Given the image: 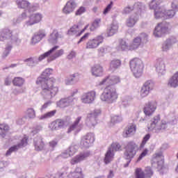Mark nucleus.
<instances>
[{
    "instance_id": "obj_31",
    "label": "nucleus",
    "mask_w": 178,
    "mask_h": 178,
    "mask_svg": "<svg viewBox=\"0 0 178 178\" xmlns=\"http://www.w3.org/2000/svg\"><path fill=\"white\" fill-rule=\"evenodd\" d=\"M140 45H141V38L137 37L134 39L132 44L129 45V50L134 51V49H137Z\"/></svg>"
},
{
    "instance_id": "obj_50",
    "label": "nucleus",
    "mask_w": 178,
    "mask_h": 178,
    "mask_svg": "<svg viewBox=\"0 0 178 178\" xmlns=\"http://www.w3.org/2000/svg\"><path fill=\"white\" fill-rule=\"evenodd\" d=\"M101 23V19H95L93 23L92 24V26L90 27V31H94L95 29H98L99 27V24Z\"/></svg>"
},
{
    "instance_id": "obj_22",
    "label": "nucleus",
    "mask_w": 178,
    "mask_h": 178,
    "mask_svg": "<svg viewBox=\"0 0 178 178\" xmlns=\"http://www.w3.org/2000/svg\"><path fill=\"white\" fill-rule=\"evenodd\" d=\"M91 73L95 77H101L104 74V67L99 64L95 65L91 68Z\"/></svg>"
},
{
    "instance_id": "obj_39",
    "label": "nucleus",
    "mask_w": 178,
    "mask_h": 178,
    "mask_svg": "<svg viewBox=\"0 0 178 178\" xmlns=\"http://www.w3.org/2000/svg\"><path fill=\"white\" fill-rule=\"evenodd\" d=\"M137 22H138V16L131 17L127 20V26L128 27H134Z\"/></svg>"
},
{
    "instance_id": "obj_14",
    "label": "nucleus",
    "mask_w": 178,
    "mask_h": 178,
    "mask_svg": "<svg viewBox=\"0 0 178 178\" xmlns=\"http://www.w3.org/2000/svg\"><path fill=\"white\" fill-rule=\"evenodd\" d=\"M168 33H169V28L163 23L159 24L154 31L155 37H162V35H165V34H168Z\"/></svg>"
},
{
    "instance_id": "obj_27",
    "label": "nucleus",
    "mask_w": 178,
    "mask_h": 178,
    "mask_svg": "<svg viewBox=\"0 0 178 178\" xmlns=\"http://www.w3.org/2000/svg\"><path fill=\"white\" fill-rule=\"evenodd\" d=\"M155 163H157L158 166H159V163L161 165L163 163V156L162 155V153H156L153 155L152 158V165H154Z\"/></svg>"
},
{
    "instance_id": "obj_45",
    "label": "nucleus",
    "mask_w": 178,
    "mask_h": 178,
    "mask_svg": "<svg viewBox=\"0 0 178 178\" xmlns=\"http://www.w3.org/2000/svg\"><path fill=\"white\" fill-rule=\"evenodd\" d=\"M168 129V122L162 120L161 124L156 129V131H161V130H166Z\"/></svg>"
},
{
    "instance_id": "obj_2",
    "label": "nucleus",
    "mask_w": 178,
    "mask_h": 178,
    "mask_svg": "<svg viewBox=\"0 0 178 178\" xmlns=\"http://www.w3.org/2000/svg\"><path fill=\"white\" fill-rule=\"evenodd\" d=\"M162 3V0H152L149 3L150 9L154 10V16L156 19H161V17H164L165 19H169L173 17L176 13L173 10H168L164 11L163 8L159 5Z\"/></svg>"
},
{
    "instance_id": "obj_6",
    "label": "nucleus",
    "mask_w": 178,
    "mask_h": 178,
    "mask_svg": "<svg viewBox=\"0 0 178 178\" xmlns=\"http://www.w3.org/2000/svg\"><path fill=\"white\" fill-rule=\"evenodd\" d=\"M101 115V111H95L92 113L88 114L86 122L89 127H95L98 124V116Z\"/></svg>"
},
{
    "instance_id": "obj_44",
    "label": "nucleus",
    "mask_w": 178,
    "mask_h": 178,
    "mask_svg": "<svg viewBox=\"0 0 178 178\" xmlns=\"http://www.w3.org/2000/svg\"><path fill=\"white\" fill-rule=\"evenodd\" d=\"M136 178H145V172L143 171V169L138 168L135 170Z\"/></svg>"
},
{
    "instance_id": "obj_21",
    "label": "nucleus",
    "mask_w": 178,
    "mask_h": 178,
    "mask_svg": "<svg viewBox=\"0 0 178 178\" xmlns=\"http://www.w3.org/2000/svg\"><path fill=\"white\" fill-rule=\"evenodd\" d=\"M65 126V120L62 119H57L50 123L49 127L51 130H59V129H62Z\"/></svg>"
},
{
    "instance_id": "obj_46",
    "label": "nucleus",
    "mask_w": 178,
    "mask_h": 178,
    "mask_svg": "<svg viewBox=\"0 0 178 178\" xmlns=\"http://www.w3.org/2000/svg\"><path fill=\"white\" fill-rule=\"evenodd\" d=\"M60 37L59 32L56 29H54L52 33L50 35V41H56L58 38Z\"/></svg>"
},
{
    "instance_id": "obj_13",
    "label": "nucleus",
    "mask_w": 178,
    "mask_h": 178,
    "mask_svg": "<svg viewBox=\"0 0 178 178\" xmlns=\"http://www.w3.org/2000/svg\"><path fill=\"white\" fill-rule=\"evenodd\" d=\"M156 106H158L156 101L149 102L146 104L143 109L145 115H146V116H151V115L156 111Z\"/></svg>"
},
{
    "instance_id": "obj_52",
    "label": "nucleus",
    "mask_w": 178,
    "mask_h": 178,
    "mask_svg": "<svg viewBox=\"0 0 178 178\" xmlns=\"http://www.w3.org/2000/svg\"><path fill=\"white\" fill-rule=\"evenodd\" d=\"M149 138H151V135H149V134H147V135H145L140 145V148H144V146L145 145V144H147V141H148Z\"/></svg>"
},
{
    "instance_id": "obj_34",
    "label": "nucleus",
    "mask_w": 178,
    "mask_h": 178,
    "mask_svg": "<svg viewBox=\"0 0 178 178\" xmlns=\"http://www.w3.org/2000/svg\"><path fill=\"white\" fill-rule=\"evenodd\" d=\"M122 61L119 59L113 60L110 63V70H116V69L120 67Z\"/></svg>"
},
{
    "instance_id": "obj_9",
    "label": "nucleus",
    "mask_w": 178,
    "mask_h": 178,
    "mask_svg": "<svg viewBox=\"0 0 178 178\" xmlns=\"http://www.w3.org/2000/svg\"><path fill=\"white\" fill-rule=\"evenodd\" d=\"M120 83V78L118 76H108L99 82V86H115Z\"/></svg>"
},
{
    "instance_id": "obj_30",
    "label": "nucleus",
    "mask_w": 178,
    "mask_h": 178,
    "mask_svg": "<svg viewBox=\"0 0 178 178\" xmlns=\"http://www.w3.org/2000/svg\"><path fill=\"white\" fill-rule=\"evenodd\" d=\"M58 48H59V46H54L53 48H51L48 51L40 55L38 58V60H40V61L44 60V59H45V58H49V56H51V55H52V54H54V52H55L56 51V49H58Z\"/></svg>"
},
{
    "instance_id": "obj_49",
    "label": "nucleus",
    "mask_w": 178,
    "mask_h": 178,
    "mask_svg": "<svg viewBox=\"0 0 178 178\" xmlns=\"http://www.w3.org/2000/svg\"><path fill=\"white\" fill-rule=\"evenodd\" d=\"M75 79H79V74H74L70 75L69 78L66 80L65 83L69 86L72 81H74Z\"/></svg>"
},
{
    "instance_id": "obj_56",
    "label": "nucleus",
    "mask_w": 178,
    "mask_h": 178,
    "mask_svg": "<svg viewBox=\"0 0 178 178\" xmlns=\"http://www.w3.org/2000/svg\"><path fill=\"white\" fill-rule=\"evenodd\" d=\"M147 154H148V149H145L143 150V152L140 154L139 157L138 158V162L141 161V159H143L144 158V156H147Z\"/></svg>"
},
{
    "instance_id": "obj_55",
    "label": "nucleus",
    "mask_w": 178,
    "mask_h": 178,
    "mask_svg": "<svg viewBox=\"0 0 178 178\" xmlns=\"http://www.w3.org/2000/svg\"><path fill=\"white\" fill-rule=\"evenodd\" d=\"M145 172H146V177H148V178L152 177V175H154L152 170L149 167H147L146 168Z\"/></svg>"
},
{
    "instance_id": "obj_51",
    "label": "nucleus",
    "mask_w": 178,
    "mask_h": 178,
    "mask_svg": "<svg viewBox=\"0 0 178 178\" xmlns=\"http://www.w3.org/2000/svg\"><path fill=\"white\" fill-rule=\"evenodd\" d=\"M86 7L84 6L79 7L75 12V16H81L83 13H86Z\"/></svg>"
},
{
    "instance_id": "obj_18",
    "label": "nucleus",
    "mask_w": 178,
    "mask_h": 178,
    "mask_svg": "<svg viewBox=\"0 0 178 178\" xmlns=\"http://www.w3.org/2000/svg\"><path fill=\"white\" fill-rule=\"evenodd\" d=\"M81 26L80 25L74 24L72 26L70 30L68 31V34L70 35H76V37H80L83 33L88 29V25L86 26L81 31H80Z\"/></svg>"
},
{
    "instance_id": "obj_36",
    "label": "nucleus",
    "mask_w": 178,
    "mask_h": 178,
    "mask_svg": "<svg viewBox=\"0 0 178 178\" xmlns=\"http://www.w3.org/2000/svg\"><path fill=\"white\" fill-rule=\"evenodd\" d=\"M6 131H9V125L5 123L0 124V136L3 138L6 136Z\"/></svg>"
},
{
    "instance_id": "obj_33",
    "label": "nucleus",
    "mask_w": 178,
    "mask_h": 178,
    "mask_svg": "<svg viewBox=\"0 0 178 178\" xmlns=\"http://www.w3.org/2000/svg\"><path fill=\"white\" fill-rule=\"evenodd\" d=\"M156 70L158 73H161V74H163L165 72H166V68L164 62H158L156 65Z\"/></svg>"
},
{
    "instance_id": "obj_63",
    "label": "nucleus",
    "mask_w": 178,
    "mask_h": 178,
    "mask_svg": "<svg viewBox=\"0 0 178 178\" xmlns=\"http://www.w3.org/2000/svg\"><path fill=\"white\" fill-rule=\"evenodd\" d=\"M172 8L178 10V0H175L172 3Z\"/></svg>"
},
{
    "instance_id": "obj_8",
    "label": "nucleus",
    "mask_w": 178,
    "mask_h": 178,
    "mask_svg": "<svg viewBox=\"0 0 178 178\" xmlns=\"http://www.w3.org/2000/svg\"><path fill=\"white\" fill-rule=\"evenodd\" d=\"M104 42V36L97 35L93 39L89 40L86 43V49H95Z\"/></svg>"
},
{
    "instance_id": "obj_38",
    "label": "nucleus",
    "mask_w": 178,
    "mask_h": 178,
    "mask_svg": "<svg viewBox=\"0 0 178 178\" xmlns=\"http://www.w3.org/2000/svg\"><path fill=\"white\" fill-rule=\"evenodd\" d=\"M17 5L21 9H29L31 4L26 0H22L20 1H17Z\"/></svg>"
},
{
    "instance_id": "obj_32",
    "label": "nucleus",
    "mask_w": 178,
    "mask_h": 178,
    "mask_svg": "<svg viewBox=\"0 0 178 178\" xmlns=\"http://www.w3.org/2000/svg\"><path fill=\"white\" fill-rule=\"evenodd\" d=\"M81 121V117H78L75 120L73 124H72L67 129V133H72V131H74L76 129H77L79 124Z\"/></svg>"
},
{
    "instance_id": "obj_23",
    "label": "nucleus",
    "mask_w": 178,
    "mask_h": 178,
    "mask_svg": "<svg viewBox=\"0 0 178 178\" xmlns=\"http://www.w3.org/2000/svg\"><path fill=\"white\" fill-rule=\"evenodd\" d=\"M76 6L77 5L76 4V2L73 0H70L67 2L66 5L63 9V13H65V15H69V13H72L74 9H76Z\"/></svg>"
},
{
    "instance_id": "obj_37",
    "label": "nucleus",
    "mask_w": 178,
    "mask_h": 178,
    "mask_svg": "<svg viewBox=\"0 0 178 178\" xmlns=\"http://www.w3.org/2000/svg\"><path fill=\"white\" fill-rule=\"evenodd\" d=\"M65 54V51L63 49H60L57 51L53 56H51L48 59V62H52V60H55V59L59 58L60 56H62Z\"/></svg>"
},
{
    "instance_id": "obj_59",
    "label": "nucleus",
    "mask_w": 178,
    "mask_h": 178,
    "mask_svg": "<svg viewBox=\"0 0 178 178\" xmlns=\"http://www.w3.org/2000/svg\"><path fill=\"white\" fill-rule=\"evenodd\" d=\"M112 5H113V3L111 2L110 4H108L106 8L104 9L103 13L104 15H106L108 12H111V9H112Z\"/></svg>"
},
{
    "instance_id": "obj_12",
    "label": "nucleus",
    "mask_w": 178,
    "mask_h": 178,
    "mask_svg": "<svg viewBox=\"0 0 178 178\" xmlns=\"http://www.w3.org/2000/svg\"><path fill=\"white\" fill-rule=\"evenodd\" d=\"M77 92H79V90H76L72 93L70 97L61 99L57 103L58 106H59V108H66L67 106H70V104H73V97H74Z\"/></svg>"
},
{
    "instance_id": "obj_24",
    "label": "nucleus",
    "mask_w": 178,
    "mask_h": 178,
    "mask_svg": "<svg viewBox=\"0 0 178 178\" xmlns=\"http://www.w3.org/2000/svg\"><path fill=\"white\" fill-rule=\"evenodd\" d=\"M168 87H171L172 88H176V87H178V71L170 78L168 82Z\"/></svg>"
},
{
    "instance_id": "obj_17",
    "label": "nucleus",
    "mask_w": 178,
    "mask_h": 178,
    "mask_svg": "<svg viewBox=\"0 0 178 178\" xmlns=\"http://www.w3.org/2000/svg\"><path fill=\"white\" fill-rule=\"evenodd\" d=\"M95 91H90L84 93L81 98V102L83 104H92L95 101Z\"/></svg>"
},
{
    "instance_id": "obj_60",
    "label": "nucleus",
    "mask_w": 178,
    "mask_h": 178,
    "mask_svg": "<svg viewBox=\"0 0 178 178\" xmlns=\"http://www.w3.org/2000/svg\"><path fill=\"white\" fill-rule=\"evenodd\" d=\"M88 35H90V33H85L83 37H81L78 42V44H80V42H83V41H86L88 38Z\"/></svg>"
},
{
    "instance_id": "obj_10",
    "label": "nucleus",
    "mask_w": 178,
    "mask_h": 178,
    "mask_svg": "<svg viewBox=\"0 0 178 178\" xmlns=\"http://www.w3.org/2000/svg\"><path fill=\"white\" fill-rule=\"evenodd\" d=\"M42 20V14L40 13L31 14L29 17V20L26 22V26H34V24H38Z\"/></svg>"
},
{
    "instance_id": "obj_62",
    "label": "nucleus",
    "mask_w": 178,
    "mask_h": 178,
    "mask_svg": "<svg viewBox=\"0 0 178 178\" xmlns=\"http://www.w3.org/2000/svg\"><path fill=\"white\" fill-rule=\"evenodd\" d=\"M51 104H52V102H51V101H49V102H47L46 103H44L41 107V111H44V109H47V108H48V106H49V105H51Z\"/></svg>"
},
{
    "instance_id": "obj_28",
    "label": "nucleus",
    "mask_w": 178,
    "mask_h": 178,
    "mask_svg": "<svg viewBox=\"0 0 178 178\" xmlns=\"http://www.w3.org/2000/svg\"><path fill=\"white\" fill-rule=\"evenodd\" d=\"M71 178H84L83 169L80 167H76L75 170L70 173Z\"/></svg>"
},
{
    "instance_id": "obj_48",
    "label": "nucleus",
    "mask_w": 178,
    "mask_h": 178,
    "mask_svg": "<svg viewBox=\"0 0 178 178\" xmlns=\"http://www.w3.org/2000/svg\"><path fill=\"white\" fill-rule=\"evenodd\" d=\"M119 48L121 49V51H126L127 49H129L130 48V46L127 44V42L124 41V40H120V45Z\"/></svg>"
},
{
    "instance_id": "obj_29",
    "label": "nucleus",
    "mask_w": 178,
    "mask_h": 178,
    "mask_svg": "<svg viewBox=\"0 0 178 178\" xmlns=\"http://www.w3.org/2000/svg\"><path fill=\"white\" fill-rule=\"evenodd\" d=\"M115 156V153L111 150V149H108L105 154L104 157V163L106 165H108V163H111L113 161V158Z\"/></svg>"
},
{
    "instance_id": "obj_42",
    "label": "nucleus",
    "mask_w": 178,
    "mask_h": 178,
    "mask_svg": "<svg viewBox=\"0 0 178 178\" xmlns=\"http://www.w3.org/2000/svg\"><path fill=\"white\" fill-rule=\"evenodd\" d=\"M13 84L17 87H22L24 84V79L22 77H15L13 80Z\"/></svg>"
},
{
    "instance_id": "obj_53",
    "label": "nucleus",
    "mask_w": 178,
    "mask_h": 178,
    "mask_svg": "<svg viewBox=\"0 0 178 178\" xmlns=\"http://www.w3.org/2000/svg\"><path fill=\"white\" fill-rule=\"evenodd\" d=\"M134 10V7L127 6L125 7L122 11L123 15H129V13H131V12H133Z\"/></svg>"
},
{
    "instance_id": "obj_25",
    "label": "nucleus",
    "mask_w": 178,
    "mask_h": 178,
    "mask_svg": "<svg viewBox=\"0 0 178 178\" xmlns=\"http://www.w3.org/2000/svg\"><path fill=\"white\" fill-rule=\"evenodd\" d=\"M12 31L10 29H3L0 32V41H5V40H10L13 37Z\"/></svg>"
},
{
    "instance_id": "obj_5",
    "label": "nucleus",
    "mask_w": 178,
    "mask_h": 178,
    "mask_svg": "<svg viewBox=\"0 0 178 178\" xmlns=\"http://www.w3.org/2000/svg\"><path fill=\"white\" fill-rule=\"evenodd\" d=\"M95 141V136L92 133H88L83 136L81 140L80 145L81 148H89Z\"/></svg>"
},
{
    "instance_id": "obj_19",
    "label": "nucleus",
    "mask_w": 178,
    "mask_h": 178,
    "mask_svg": "<svg viewBox=\"0 0 178 178\" xmlns=\"http://www.w3.org/2000/svg\"><path fill=\"white\" fill-rule=\"evenodd\" d=\"M90 152H86L83 153H81L78 155H76L75 157H74L71 161V165H76V163H80V162L84 161L86 158H88L90 156Z\"/></svg>"
},
{
    "instance_id": "obj_57",
    "label": "nucleus",
    "mask_w": 178,
    "mask_h": 178,
    "mask_svg": "<svg viewBox=\"0 0 178 178\" xmlns=\"http://www.w3.org/2000/svg\"><path fill=\"white\" fill-rule=\"evenodd\" d=\"M76 152H77V149H76V147H74V146L70 147L68 154H70V156H73V155Z\"/></svg>"
},
{
    "instance_id": "obj_15",
    "label": "nucleus",
    "mask_w": 178,
    "mask_h": 178,
    "mask_svg": "<svg viewBox=\"0 0 178 178\" xmlns=\"http://www.w3.org/2000/svg\"><path fill=\"white\" fill-rule=\"evenodd\" d=\"M168 33H169V28L163 23L159 24L154 31L155 37H162V35H165V34H168Z\"/></svg>"
},
{
    "instance_id": "obj_3",
    "label": "nucleus",
    "mask_w": 178,
    "mask_h": 178,
    "mask_svg": "<svg viewBox=\"0 0 178 178\" xmlns=\"http://www.w3.org/2000/svg\"><path fill=\"white\" fill-rule=\"evenodd\" d=\"M100 98L102 101L108 102V104L115 102V101L118 99V92H116V88L113 86L106 85Z\"/></svg>"
},
{
    "instance_id": "obj_41",
    "label": "nucleus",
    "mask_w": 178,
    "mask_h": 178,
    "mask_svg": "<svg viewBox=\"0 0 178 178\" xmlns=\"http://www.w3.org/2000/svg\"><path fill=\"white\" fill-rule=\"evenodd\" d=\"M113 152H116L118 151H122V145L118 142L113 143L111 147L108 148Z\"/></svg>"
},
{
    "instance_id": "obj_16",
    "label": "nucleus",
    "mask_w": 178,
    "mask_h": 178,
    "mask_svg": "<svg viewBox=\"0 0 178 178\" xmlns=\"http://www.w3.org/2000/svg\"><path fill=\"white\" fill-rule=\"evenodd\" d=\"M29 141V138H27V137H24L22 140H21V143H19L17 145H14L13 147H11L6 153V156H8V155H10L12 154V152H15V151H17V149H20V148H23V147H26V145H27L28 142Z\"/></svg>"
},
{
    "instance_id": "obj_20",
    "label": "nucleus",
    "mask_w": 178,
    "mask_h": 178,
    "mask_svg": "<svg viewBox=\"0 0 178 178\" xmlns=\"http://www.w3.org/2000/svg\"><path fill=\"white\" fill-rule=\"evenodd\" d=\"M159 122H161V115H158L154 116L150 124H148L147 129L150 131H152V130H156L158 128V126H159Z\"/></svg>"
},
{
    "instance_id": "obj_43",
    "label": "nucleus",
    "mask_w": 178,
    "mask_h": 178,
    "mask_svg": "<svg viewBox=\"0 0 178 178\" xmlns=\"http://www.w3.org/2000/svg\"><path fill=\"white\" fill-rule=\"evenodd\" d=\"M56 114V110H53L51 111H49L46 113H44L43 115H42L40 119V120H42V119H49V118H53V116H55Z\"/></svg>"
},
{
    "instance_id": "obj_35",
    "label": "nucleus",
    "mask_w": 178,
    "mask_h": 178,
    "mask_svg": "<svg viewBox=\"0 0 178 178\" xmlns=\"http://www.w3.org/2000/svg\"><path fill=\"white\" fill-rule=\"evenodd\" d=\"M119 26L118 25L112 24L111 27L107 30V37H112L118 33Z\"/></svg>"
},
{
    "instance_id": "obj_61",
    "label": "nucleus",
    "mask_w": 178,
    "mask_h": 178,
    "mask_svg": "<svg viewBox=\"0 0 178 178\" xmlns=\"http://www.w3.org/2000/svg\"><path fill=\"white\" fill-rule=\"evenodd\" d=\"M10 51H12V46H8L6 48V50L3 53L4 56H8V55H9V52H10Z\"/></svg>"
},
{
    "instance_id": "obj_7",
    "label": "nucleus",
    "mask_w": 178,
    "mask_h": 178,
    "mask_svg": "<svg viewBox=\"0 0 178 178\" xmlns=\"http://www.w3.org/2000/svg\"><path fill=\"white\" fill-rule=\"evenodd\" d=\"M138 148L137 145L134 141L129 142L125 147L124 156L127 159H131L136 155V149Z\"/></svg>"
},
{
    "instance_id": "obj_64",
    "label": "nucleus",
    "mask_w": 178,
    "mask_h": 178,
    "mask_svg": "<svg viewBox=\"0 0 178 178\" xmlns=\"http://www.w3.org/2000/svg\"><path fill=\"white\" fill-rule=\"evenodd\" d=\"M56 145H58V142L57 141L51 140V142H49V146L51 148H55V147H56Z\"/></svg>"
},
{
    "instance_id": "obj_54",
    "label": "nucleus",
    "mask_w": 178,
    "mask_h": 178,
    "mask_svg": "<svg viewBox=\"0 0 178 178\" xmlns=\"http://www.w3.org/2000/svg\"><path fill=\"white\" fill-rule=\"evenodd\" d=\"M122 117L118 115H114L111 118V122L113 123H119V122H122Z\"/></svg>"
},
{
    "instance_id": "obj_4",
    "label": "nucleus",
    "mask_w": 178,
    "mask_h": 178,
    "mask_svg": "<svg viewBox=\"0 0 178 178\" xmlns=\"http://www.w3.org/2000/svg\"><path fill=\"white\" fill-rule=\"evenodd\" d=\"M130 67L135 77L138 78L143 76L144 70V63L138 58H135L130 61Z\"/></svg>"
},
{
    "instance_id": "obj_11",
    "label": "nucleus",
    "mask_w": 178,
    "mask_h": 178,
    "mask_svg": "<svg viewBox=\"0 0 178 178\" xmlns=\"http://www.w3.org/2000/svg\"><path fill=\"white\" fill-rule=\"evenodd\" d=\"M152 90H154V83H152L151 81H146L140 91V95L141 98H145V97H148L149 92Z\"/></svg>"
},
{
    "instance_id": "obj_47",
    "label": "nucleus",
    "mask_w": 178,
    "mask_h": 178,
    "mask_svg": "<svg viewBox=\"0 0 178 178\" xmlns=\"http://www.w3.org/2000/svg\"><path fill=\"white\" fill-rule=\"evenodd\" d=\"M26 115L29 119H34L35 118V111H34V108H28Z\"/></svg>"
},
{
    "instance_id": "obj_1",
    "label": "nucleus",
    "mask_w": 178,
    "mask_h": 178,
    "mask_svg": "<svg viewBox=\"0 0 178 178\" xmlns=\"http://www.w3.org/2000/svg\"><path fill=\"white\" fill-rule=\"evenodd\" d=\"M53 72L54 70L47 68L36 81V84L41 87L40 95L44 99H52L59 92V88L55 86L56 79L49 78Z\"/></svg>"
},
{
    "instance_id": "obj_40",
    "label": "nucleus",
    "mask_w": 178,
    "mask_h": 178,
    "mask_svg": "<svg viewBox=\"0 0 178 178\" xmlns=\"http://www.w3.org/2000/svg\"><path fill=\"white\" fill-rule=\"evenodd\" d=\"M34 145L36 151H41L42 148H44V142H42V139H35Z\"/></svg>"
},
{
    "instance_id": "obj_26",
    "label": "nucleus",
    "mask_w": 178,
    "mask_h": 178,
    "mask_svg": "<svg viewBox=\"0 0 178 178\" xmlns=\"http://www.w3.org/2000/svg\"><path fill=\"white\" fill-rule=\"evenodd\" d=\"M137 130V127L134 124H130L128 125L127 129L123 133V137L125 138H127L130 135L134 134L136 133V131Z\"/></svg>"
},
{
    "instance_id": "obj_58",
    "label": "nucleus",
    "mask_w": 178,
    "mask_h": 178,
    "mask_svg": "<svg viewBox=\"0 0 178 178\" xmlns=\"http://www.w3.org/2000/svg\"><path fill=\"white\" fill-rule=\"evenodd\" d=\"M40 41H41V38H40V36H38L37 35H35L33 38H32V44H37L38 42H40Z\"/></svg>"
}]
</instances>
